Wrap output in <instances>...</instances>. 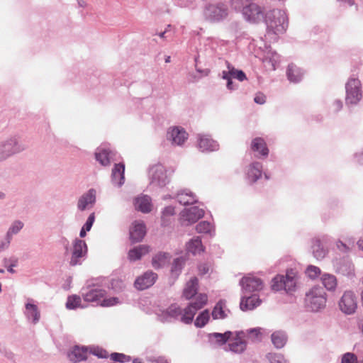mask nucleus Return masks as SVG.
Returning a JSON list of instances; mask_svg holds the SVG:
<instances>
[{"label": "nucleus", "instance_id": "31", "mask_svg": "<svg viewBox=\"0 0 363 363\" xmlns=\"http://www.w3.org/2000/svg\"><path fill=\"white\" fill-rule=\"evenodd\" d=\"M205 247H203L201 241V238L199 236L191 238L186 244V250L188 253H191L193 255H199L204 251Z\"/></svg>", "mask_w": 363, "mask_h": 363}, {"label": "nucleus", "instance_id": "51", "mask_svg": "<svg viewBox=\"0 0 363 363\" xmlns=\"http://www.w3.org/2000/svg\"><path fill=\"white\" fill-rule=\"evenodd\" d=\"M305 273L308 278L313 280L322 275L320 269L314 265H308Z\"/></svg>", "mask_w": 363, "mask_h": 363}, {"label": "nucleus", "instance_id": "21", "mask_svg": "<svg viewBox=\"0 0 363 363\" xmlns=\"http://www.w3.org/2000/svg\"><path fill=\"white\" fill-rule=\"evenodd\" d=\"M336 272L343 276L352 279L354 276V266L348 257L341 258L336 265Z\"/></svg>", "mask_w": 363, "mask_h": 363}, {"label": "nucleus", "instance_id": "49", "mask_svg": "<svg viewBox=\"0 0 363 363\" xmlns=\"http://www.w3.org/2000/svg\"><path fill=\"white\" fill-rule=\"evenodd\" d=\"M266 359L269 363H290L284 354L277 352H269L266 354Z\"/></svg>", "mask_w": 363, "mask_h": 363}, {"label": "nucleus", "instance_id": "62", "mask_svg": "<svg viewBox=\"0 0 363 363\" xmlns=\"http://www.w3.org/2000/svg\"><path fill=\"white\" fill-rule=\"evenodd\" d=\"M255 103L262 105L266 102V96L262 93H258L254 98Z\"/></svg>", "mask_w": 363, "mask_h": 363}, {"label": "nucleus", "instance_id": "38", "mask_svg": "<svg viewBox=\"0 0 363 363\" xmlns=\"http://www.w3.org/2000/svg\"><path fill=\"white\" fill-rule=\"evenodd\" d=\"M199 280L196 277H192L187 283L184 289L183 296L186 300H190L194 297L198 292Z\"/></svg>", "mask_w": 363, "mask_h": 363}, {"label": "nucleus", "instance_id": "23", "mask_svg": "<svg viewBox=\"0 0 363 363\" xmlns=\"http://www.w3.org/2000/svg\"><path fill=\"white\" fill-rule=\"evenodd\" d=\"M111 182L114 186L121 187L125 182V164L119 162L115 164L111 172Z\"/></svg>", "mask_w": 363, "mask_h": 363}, {"label": "nucleus", "instance_id": "11", "mask_svg": "<svg viewBox=\"0 0 363 363\" xmlns=\"http://www.w3.org/2000/svg\"><path fill=\"white\" fill-rule=\"evenodd\" d=\"M82 295L83 298L86 302L96 303V305H100V303L106 295V291L99 286L93 284L89 285L82 290Z\"/></svg>", "mask_w": 363, "mask_h": 363}, {"label": "nucleus", "instance_id": "35", "mask_svg": "<svg viewBox=\"0 0 363 363\" xmlns=\"http://www.w3.org/2000/svg\"><path fill=\"white\" fill-rule=\"evenodd\" d=\"M177 201L184 206L194 204L197 203L196 195L189 190H181L177 194Z\"/></svg>", "mask_w": 363, "mask_h": 363}, {"label": "nucleus", "instance_id": "16", "mask_svg": "<svg viewBox=\"0 0 363 363\" xmlns=\"http://www.w3.org/2000/svg\"><path fill=\"white\" fill-rule=\"evenodd\" d=\"M157 279L158 275L157 273L148 270L135 279L134 286L139 291H143L152 286Z\"/></svg>", "mask_w": 363, "mask_h": 363}, {"label": "nucleus", "instance_id": "28", "mask_svg": "<svg viewBox=\"0 0 363 363\" xmlns=\"http://www.w3.org/2000/svg\"><path fill=\"white\" fill-rule=\"evenodd\" d=\"M232 336L233 332L230 330H227L223 333H212L208 334V341L211 344L220 347L225 345Z\"/></svg>", "mask_w": 363, "mask_h": 363}, {"label": "nucleus", "instance_id": "27", "mask_svg": "<svg viewBox=\"0 0 363 363\" xmlns=\"http://www.w3.org/2000/svg\"><path fill=\"white\" fill-rule=\"evenodd\" d=\"M133 204L137 211L143 213H148L151 211L152 199L147 195L135 197Z\"/></svg>", "mask_w": 363, "mask_h": 363}, {"label": "nucleus", "instance_id": "64", "mask_svg": "<svg viewBox=\"0 0 363 363\" xmlns=\"http://www.w3.org/2000/svg\"><path fill=\"white\" fill-rule=\"evenodd\" d=\"M354 157L357 163L363 165V148L360 151L356 152L354 155Z\"/></svg>", "mask_w": 363, "mask_h": 363}, {"label": "nucleus", "instance_id": "10", "mask_svg": "<svg viewBox=\"0 0 363 363\" xmlns=\"http://www.w3.org/2000/svg\"><path fill=\"white\" fill-rule=\"evenodd\" d=\"M150 185L162 188L169 182L165 167L162 164H156L150 169Z\"/></svg>", "mask_w": 363, "mask_h": 363}, {"label": "nucleus", "instance_id": "29", "mask_svg": "<svg viewBox=\"0 0 363 363\" xmlns=\"http://www.w3.org/2000/svg\"><path fill=\"white\" fill-rule=\"evenodd\" d=\"M230 311L226 308V301L220 299L213 308L211 315L213 320L225 319Z\"/></svg>", "mask_w": 363, "mask_h": 363}, {"label": "nucleus", "instance_id": "6", "mask_svg": "<svg viewBox=\"0 0 363 363\" xmlns=\"http://www.w3.org/2000/svg\"><path fill=\"white\" fill-rule=\"evenodd\" d=\"M208 296L206 294H199L194 301L188 303L184 309L182 316V322L185 324H191L196 312L207 304Z\"/></svg>", "mask_w": 363, "mask_h": 363}, {"label": "nucleus", "instance_id": "20", "mask_svg": "<svg viewBox=\"0 0 363 363\" xmlns=\"http://www.w3.org/2000/svg\"><path fill=\"white\" fill-rule=\"evenodd\" d=\"M167 138L173 144L182 145L188 138V133L182 127L170 128L167 133Z\"/></svg>", "mask_w": 363, "mask_h": 363}, {"label": "nucleus", "instance_id": "13", "mask_svg": "<svg viewBox=\"0 0 363 363\" xmlns=\"http://www.w3.org/2000/svg\"><path fill=\"white\" fill-rule=\"evenodd\" d=\"M339 307L342 312L345 314H352L357 308V297L353 291H346L344 292L339 301Z\"/></svg>", "mask_w": 363, "mask_h": 363}, {"label": "nucleus", "instance_id": "39", "mask_svg": "<svg viewBox=\"0 0 363 363\" xmlns=\"http://www.w3.org/2000/svg\"><path fill=\"white\" fill-rule=\"evenodd\" d=\"M242 332H238L237 337L235 338L234 342L230 343L228 346V349H225L226 351L229 350L233 353L241 354L242 353L247 347V343L245 340H242L239 335Z\"/></svg>", "mask_w": 363, "mask_h": 363}, {"label": "nucleus", "instance_id": "57", "mask_svg": "<svg viewBox=\"0 0 363 363\" xmlns=\"http://www.w3.org/2000/svg\"><path fill=\"white\" fill-rule=\"evenodd\" d=\"M94 221H95V213H91L87 218V219H86L85 223L83 225L82 228H84L85 230H87L88 231H90L93 226Z\"/></svg>", "mask_w": 363, "mask_h": 363}, {"label": "nucleus", "instance_id": "59", "mask_svg": "<svg viewBox=\"0 0 363 363\" xmlns=\"http://www.w3.org/2000/svg\"><path fill=\"white\" fill-rule=\"evenodd\" d=\"M12 239L7 235H5V238L0 242V252L7 250L11 244Z\"/></svg>", "mask_w": 363, "mask_h": 363}, {"label": "nucleus", "instance_id": "2", "mask_svg": "<svg viewBox=\"0 0 363 363\" xmlns=\"http://www.w3.org/2000/svg\"><path fill=\"white\" fill-rule=\"evenodd\" d=\"M300 281V274L296 269L289 268L286 274H277L272 280V290L279 291L284 290L290 294L296 291L297 285Z\"/></svg>", "mask_w": 363, "mask_h": 363}, {"label": "nucleus", "instance_id": "52", "mask_svg": "<svg viewBox=\"0 0 363 363\" xmlns=\"http://www.w3.org/2000/svg\"><path fill=\"white\" fill-rule=\"evenodd\" d=\"M110 358L112 361L120 363L129 362L132 359L130 356L119 352H112Z\"/></svg>", "mask_w": 363, "mask_h": 363}, {"label": "nucleus", "instance_id": "18", "mask_svg": "<svg viewBox=\"0 0 363 363\" xmlns=\"http://www.w3.org/2000/svg\"><path fill=\"white\" fill-rule=\"evenodd\" d=\"M197 140L198 147L202 152H213L219 149L218 142L213 140L209 135L199 134Z\"/></svg>", "mask_w": 363, "mask_h": 363}, {"label": "nucleus", "instance_id": "12", "mask_svg": "<svg viewBox=\"0 0 363 363\" xmlns=\"http://www.w3.org/2000/svg\"><path fill=\"white\" fill-rule=\"evenodd\" d=\"M87 253V245L84 240L76 238L73 242V250L69 261L71 266L80 265Z\"/></svg>", "mask_w": 363, "mask_h": 363}, {"label": "nucleus", "instance_id": "24", "mask_svg": "<svg viewBox=\"0 0 363 363\" xmlns=\"http://www.w3.org/2000/svg\"><path fill=\"white\" fill-rule=\"evenodd\" d=\"M266 52L263 57V62L275 70L281 61V56L274 50H272L270 45H265Z\"/></svg>", "mask_w": 363, "mask_h": 363}, {"label": "nucleus", "instance_id": "30", "mask_svg": "<svg viewBox=\"0 0 363 363\" xmlns=\"http://www.w3.org/2000/svg\"><path fill=\"white\" fill-rule=\"evenodd\" d=\"M68 357L71 361L80 362L87 359V347L86 346L75 345L69 352Z\"/></svg>", "mask_w": 363, "mask_h": 363}, {"label": "nucleus", "instance_id": "9", "mask_svg": "<svg viewBox=\"0 0 363 363\" xmlns=\"http://www.w3.org/2000/svg\"><path fill=\"white\" fill-rule=\"evenodd\" d=\"M240 286H241L242 293L245 295L250 294L255 291H259L262 289L263 281L252 274L243 277L240 280Z\"/></svg>", "mask_w": 363, "mask_h": 363}, {"label": "nucleus", "instance_id": "50", "mask_svg": "<svg viewBox=\"0 0 363 363\" xmlns=\"http://www.w3.org/2000/svg\"><path fill=\"white\" fill-rule=\"evenodd\" d=\"M251 1L252 0H231L230 6L233 10L242 13Z\"/></svg>", "mask_w": 363, "mask_h": 363}, {"label": "nucleus", "instance_id": "1", "mask_svg": "<svg viewBox=\"0 0 363 363\" xmlns=\"http://www.w3.org/2000/svg\"><path fill=\"white\" fill-rule=\"evenodd\" d=\"M267 26L265 37L273 35L272 38H277L279 34L284 33L288 28V17L281 9H272L267 11L262 19Z\"/></svg>", "mask_w": 363, "mask_h": 363}, {"label": "nucleus", "instance_id": "19", "mask_svg": "<svg viewBox=\"0 0 363 363\" xmlns=\"http://www.w3.org/2000/svg\"><path fill=\"white\" fill-rule=\"evenodd\" d=\"M96 201V191L91 188L83 194L78 199L77 208L84 211L91 208Z\"/></svg>", "mask_w": 363, "mask_h": 363}, {"label": "nucleus", "instance_id": "60", "mask_svg": "<svg viewBox=\"0 0 363 363\" xmlns=\"http://www.w3.org/2000/svg\"><path fill=\"white\" fill-rule=\"evenodd\" d=\"M150 363H169L168 360L162 356L151 357L147 359Z\"/></svg>", "mask_w": 363, "mask_h": 363}, {"label": "nucleus", "instance_id": "15", "mask_svg": "<svg viewBox=\"0 0 363 363\" xmlns=\"http://www.w3.org/2000/svg\"><path fill=\"white\" fill-rule=\"evenodd\" d=\"M242 15L245 21L250 23H259L264 18V11L261 6L252 1L245 8Z\"/></svg>", "mask_w": 363, "mask_h": 363}, {"label": "nucleus", "instance_id": "53", "mask_svg": "<svg viewBox=\"0 0 363 363\" xmlns=\"http://www.w3.org/2000/svg\"><path fill=\"white\" fill-rule=\"evenodd\" d=\"M221 78L223 79L226 80V87L228 90L234 91L238 89V85H236L233 82V79L230 78V77L228 75L225 70L222 71Z\"/></svg>", "mask_w": 363, "mask_h": 363}, {"label": "nucleus", "instance_id": "4", "mask_svg": "<svg viewBox=\"0 0 363 363\" xmlns=\"http://www.w3.org/2000/svg\"><path fill=\"white\" fill-rule=\"evenodd\" d=\"M26 145L19 140L17 135L11 136L0 142V161L18 154L26 149Z\"/></svg>", "mask_w": 363, "mask_h": 363}, {"label": "nucleus", "instance_id": "63", "mask_svg": "<svg viewBox=\"0 0 363 363\" xmlns=\"http://www.w3.org/2000/svg\"><path fill=\"white\" fill-rule=\"evenodd\" d=\"M198 269L201 275H205L209 272V266L206 263L199 264Z\"/></svg>", "mask_w": 363, "mask_h": 363}, {"label": "nucleus", "instance_id": "48", "mask_svg": "<svg viewBox=\"0 0 363 363\" xmlns=\"http://www.w3.org/2000/svg\"><path fill=\"white\" fill-rule=\"evenodd\" d=\"M24 224L22 221L16 220L13 221L11 226L9 228L6 235L9 236L11 239L14 235H17L23 228Z\"/></svg>", "mask_w": 363, "mask_h": 363}, {"label": "nucleus", "instance_id": "5", "mask_svg": "<svg viewBox=\"0 0 363 363\" xmlns=\"http://www.w3.org/2000/svg\"><path fill=\"white\" fill-rule=\"evenodd\" d=\"M345 104L347 106L357 105L362 99V84L359 79L349 78L345 84Z\"/></svg>", "mask_w": 363, "mask_h": 363}, {"label": "nucleus", "instance_id": "17", "mask_svg": "<svg viewBox=\"0 0 363 363\" xmlns=\"http://www.w3.org/2000/svg\"><path fill=\"white\" fill-rule=\"evenodd\" d=\"M263 173L262 164L257 161L251 162L245 170V179L250 184H253L261 178Z\"/></svg>", "mask_w": 363, "mask_h": 363}, {"label": "nucleus", "instance_id": "14", "mask_svg": "<svg viewBox=\"0 0 363 363\" xmlns=\"http://www.w3.org/2000/svg\"><path fill=\"white\" fill-rule=\"evenodd\" d=\"M181 222L184 225H189L196 223L204 216V210L198 206L184 208L181 213Z\"/></svg>", "mask_w": 363, "mask_h": 363}, {"label": "nucleus", "instance_id": "45", "mask_svg": "<svg viewBox=\"0 0 363 363\" xmlns=\"http://www.w3.org/2000/svg\"><path fill=\"white\" fill-rule=\"evenodd\" d=\"M210 320V312L208 309H204L199 313L194 320V325L197 328H203Z\"/></svg>", "mask_w": 363, "mask_h": 363}, {"label": "nucleus", "instance_id": "3", "mask_svg": "<svg viewBox=\"0 0 363 363\" xmlns=\"http://www.w3.org/2000/svg\"><path fill=\"white\" fill-rule=\"evenodd\" d=\"M326 293L320 286L312 287L306 293L305 302L306 307L313 312H318L326 305Z\"/></svg>", "mask_w": 363, "mask_h": 363}, {"label": "nucleus", "instance_id": "58", "mask_svg": "<svg viewBox=\"0 0 363 363\" xmlns=\"http://www.w3.org/2000/svg\"><path fill=\"white\" fill-rule=\"evenodd\" d=\"M90 352L93 355L97 357L98 358L104 359L107 358L108 357L106 350L99 347H97L96 350H94V351H91Z\"/></svg>", "mask_w": 363, "mask_h": 363}, {"label": "nucleus", "instance_id": "61", "mask_svg": "<svg viewBox=\"0 0 363 363\" xmlns=\"http://www.w3.org/2000/svg\"><path fill=\"white\" fill-rule=\"evenodd\" d=\"M162 216H172L175 214L174 207L172 206H168L164 208L162 211Z\"/></svg>", "mask_w": 363, "mask_h": 363}, {"label": "nucleus", "instance_id": "46", "mask_svg": "<svg viewBox=\"0 0 363 363\" xmlns=\"http://www.w3.org/2000/svg\"><path fill=\"white\" fill-rule=\"evenodd\" d=\"M196 230L200 234H209L211 236L214 235L213 227L211 223L207 220L199 222L196 226Z\"/></svg>", "mask_w": 363, "mask_h": 363}, {"label": "nucleus", "instance_id": "43", "mask_svg": "<svg viewBox=\"0 0 363 363\" xmlns=\"http://www.w3.org/2000/svg\"><path fill=\"white\" fill-rule=\"evenodd\" d=\"M311 248L315 259H322L325 257L327 251L323 247L320 238H315L313 240Z\"/></svg>", "mask_w": 363, "mask_h": 363}, {"label": "nucleus", "instance_id": "41", "mask_svg": "<svg viewBox=\"0 0 363 363\" xmlns=\"http://www.w3.org/2000/svg\"><path fill=\"white\" fill-rule=\"evenodd\" d=\"M184 265L185 259L182 257L174 259L170 270L171 277L177 279L181 274Z\"/></svg>", "mask_w": 363, "mask_h": 363}, {"label": "nucleus", "instance_id": "32", "mask_svg": "<svg viewBox=\"0 0 363 363\" xmlns=\"http://www.w3.org/2000/svg\"><path fill=\"white\" fill-rule=\"evenodd\" d=\"M113 157V151L105 147H99L95 152L96 160L103 166L108 165Z\"/></svg>", "mask_w": 363, "mask_h": 363}, {"label": "nucleus", "instance_id": "25", "mask_svg": "<svg viewBox=\"0 0 363 363\" xmlns=\"http://www.w3.org/2000/svg\"><path fill=\"white\" fill-rule=\"evenodd\" d=\"M146 234V226L143 222L135 221L130 230V240L133 243L141 242Z\"/></svg>", "mask_w": 363, "mask_h": 363}, {"label": "nucleus", "instance_id": "37", "mask_svg": "<svg viewBox=\"0 0 363 363\" xmlns=\"http://www.w3.org/2000/svg\"><path fill=\"white\" fill-rule=\"evenodd\" d=\"M171 255L168 252H159L152 258V265L155 269H160L165 266L170 259Z\"/></svg>", "mask_w": 363, "mask_h": 363}, {"label": "nucleus", "instance_id": "55", "mask_svg": "<svg viewBox=\"0 0 363 363\" xmlns=\"http://www.w3.org/2000/svg\"><path fill=\"white\" fill-rule=\"evenodd\" d=\"M119 303V299L117 297H111L109 298H104L101 303L100 306L103 307H110L115 306Z\"/></svg>", "mask_w": 363, "mask_h": 363}, {"label": "nucleus", "instance_id": "56", "mask_svg": "<svg viewBox=\"0 0 363 363\" xmlns=\"http://www.w3.org/2000/svg\"><path fill=\"white\" fill-rule=\"evenodd\" d=\"M343 107V102L340 99H335L333 101L331 104L330 109L332 112L337 113H338Z\"/></svg>", "mask_w": 363, "mask_h": 363}, {"label": "nucleus", "instance_id": "54", "mask_svg": "<svg viewBox=\"0 0 363 363\" xmlns=\"http://www.w3.org/2000/svg\"><path fill=\"white\" fill-rule=\"evenodd\" d=\"M111 288L115 291L119 292L125 288V284L120 279H113L111 281Z\"/></svg>", "mask_w": 363, "mask_h": 363}, {"label": "nucleus", "instance_id": "47", "mask_svg": "<svg viewBox=\"0 0 363 363\" xmlns=\"http://www.w3.org/2000/svg\"><path fill=\"white\" fill-rule=\"evenodd\" d=\"M65 306L69 310H75L78 308H83L82 306V300L78 295H70L67 298Z\"/></svg>", "mask_w": 363, "mask_h": 363}, {"label": "nucleus", "instance_id": "44", "mask_svg": "<svg viewBox=\"0 0 363 363\" xmlns=\"http://www.w3.org/2000/svg\"><path fill=\"white\" fill-rule=\"evenodd\" d=\"M228 70L226 73L232 79H236L240 82H243L247 79L246 74L241 69H235L230 62L226 61Z\"/></svg>", "mask_w": 363, "mask_h": 363}, {"label": "nucleus", "instance_id": "40", "mask_svg": "<svg viewBox=\"0 0 363 363\" xmlns=\"http://www.w3.org/2000/svg\"><path fill=\"white\" fill-rule=\"evenodd\" d=\"M320 280L324 287L330 291H334L336 289L337 281L335 275L329 273H323L320 277Z\"/></svg>", "mask_w": 363, "mask_h": 363}, {"label": "nucleus", "instance_id": "34", "mask_svg": "<svg viewBox=\"0 0 363 363\" xmlns=\"http://www.w3.org/2000/svg\"><path fill=\"white\" fill-rule=\"evenodd\" d=\"M149 252V247L140 245L130 249L128 252V259L130 262H134L141 259L143 255Z\"/></svg>", "mask_w": 363, "mask_h": 363}, {"label": "nucleus", "instance_id": "26", "mask_svg": "<svg viewBox=\"0 0 363 363\" xmlns=\"http://www.w3.org/2000/svg\"><path fill=\"white\" fill-rule=\"evenodd\" d=\"M262 303V300L257 294H252L249 296L246 295L241 297L240 308L242 311L253 310L259 306Z\"/></svg>", "mask_w": 363, "mask_h": 363}, {"label": "nucleus", "instance_id": "42", "mask_svg": "<svg viewBox=\"0 0 363 363\" xmlns=\"http://www.w3.org/2000/svg\"><path fill=\"white\" fill-rule=\"evenodd\" d=\"M25 307L26 309V315L27 318L32 320L33 324H36L39 321L40 317L38 306L34 303L28 302L26 303Z\"/></svg>", "mask_w": 363, "mask_h": 363}, {"label": "nucleus", "instance_id": "33", "mask_svg": "<svg viewBox=\"0 0 363 363\" xmlns=\"http://www.w3.org/2000/svg\"><path fill=\"white\" fill-rule=\"evenodd\" d=\"M271 341L275 348H283L288 341L286 332L282 330L274 331L271 335Z\"/></svg>", "mask_w": 363, "mask_h": 363}, {"label": "nucleus", "instance_id": "8", "mask_svg": "<svg viewBox=\"0 0 363 363\" xmlns=\"http://www.w3.org/2000/svg\"><path fill=\"white\" fill-rule=\"evenodd\" d=\"M184 310L176 303L171 304L166 309L160 310L157 313L158 320L164 323H173L177 320L182 322V316L183 315Z\"/></svg>", "mask_w": 363, "mask_h": 363}, {"label": "nucleus", "instance_id": "7", "mask_svg": "<svg viewBox=\"0 0 363 363\" xmlns=\"http://www.w3.org/2000/svg\"><path fill=\"white\" fill-rule=\"evenodd\" d=\"M203 15L205 18L211 22L223 21L228 15V6L223 3L209 4L206 6Z\"/></svg>", "mask_w": 363, "mask_h": 363}, {"label": "nucleus", "instance_id": "36", "mask_svg": "<svg viewBox=\"0 0 363 363\" xmlns=\"http://www.w3.org/2000/svg\"><path fill=\"white\" fill-rule=\"evenodd\" d=\"M303 72L294 64H289L286 69L287 79L293 83H298L303 78Z\"/></svg>", "mask_w": 363, "mask_h": 363}, {"label": "nucleus", "instance_id": "22", "mask_svg": "<svg viewBox=\"0 0 363 363\" xmlns=\"http://www.w3.org/2000/svg\"><path fill=\"white\" fill-rule=\"evenodd\" d=\"M250 147L257 158H266L269 155V148L262 138L257 137L254 138L251 142Z\"/></svg>", "mask_w": 363, "mask_h": 363}]
</instances>
